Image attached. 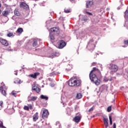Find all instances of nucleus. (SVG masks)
Listing matches in <instances>:
<instances>
[{
	"label": "nucleus",
	"instance_id": "f257e3e1",
	"mask_svg": "<svg viewBox=\"0 0 128 128\" xmlns=\"http://www.w3.org/2000/svg\"><path fill=\"white\" fill-rule=\"evenodd\" d=\"M101 75L100 70L98 68L94 67L90 72L89 76L91 82H92L96 86H100V80L96 76H100Z\"/></svg>",
	"mask_w": 128,
	"mask_h": 128
},
{
	"label": "nucleus",
	"instance_id": "f03ea898",
	"mask_svg": "<svg viewBox=\"0 0 128 128\" xmlns=\"http://www.w3.org/2000/svg\"><path fill=\"white\" fill-rule=\"evenodd\" d=\"M69 86H80L82 84V80L76 77L72 78L68 82Z\"/></svg>",
	"mask_w": 128,
	"mask_h": 128
},
{
	"label": "nucleus",
	"instance_id": "7ed1b4c3",
	"mask_svg": "<svg viewBox=\"0 0 128 128\" xmlns=\"http://www.w3.org/2000/svg\"><path fill=\"white\" fill-rule=\"evenodd\" d=\"M108 68L109 70H111L110 72H116L118 70V66L112 64H110Z\"/></svg>",
	"mask_w": 128,
	"mask_h": 128
},
{
	"label": "nucleus",
	"instance_id": "20e7f679",
	"mask_svg": "<svg viewBox=\"0 0 128 128\" xmlns=\"http://www.w3.org/2000/svg\"><path fill=\"white\" fill-rule=\"evenodd\" d=\"M32 90L36 92L38 94L40 92V88L38 85L36 84L32 86Z\"/></svg>",
	"mask_w": 128,
	"mask_h": 128
},
{
	"label": "nucleus",
	"instance_id": "39448f33",
	"mask_svg": "<svg viewBox=\"0 0 128 128\" xmlns=\"http://www.w3.org/2000/svg\"><path fill=\"white\" fill-rule=\"evenodd\" d=\"M66 45V43L64 40H60L58 42V48H64Z\"/></svg>",
	"mask_w": 128,
	"mask_h": 128
},
{
	"label": "nucleus",
	"instance_id": "423d86ee",
	"mask_svg": "<svg viewBox=\"0 0 128 128\" xmlns=\"http://www.w3.org/2000/svg\"><path fill=\"white\" fill-rule=\"evenodd\" d=\"M0 42L4 46H8V42L6 39L0 38Z\"/></svg>",
	"mask_w": 128,
	"mask_h": 128
},
{
	"label": "nucleus",
	"instance_id": "0eeeda50",
	"mask_svg": "<svg viewBox=\"0 0 128 128\" xmlns=\"http://www.w3.org/2000/svg\"><path fill=\"white\" fill-rule=\"evenodd\" d=\"M48 114H50L48 113V110L44 109L43 110V114H42V118H48Z\"/></svg>",
	"mask_w": 128,
	"mask_h": 128
},
{
	"label": "nucleus",
	"instance_id": "6e6552de",
	"mask_svg": "<svg viewBox=\"0 0 128 128\" xmlns=\"http://www.w3.org/2000/svg\"><path fill=\"white\" fill-rule=\"evenodd\" d=\"M40 72H36L33 74H30L28 76L29 78H34V80H36V78H38V76H40Z\"/></svg>",
	"mask_w": 128,
	"mask_h": 128
},
{
	"label": "nucleus",
	"instance_id": "1a4fd4ad",
	"mask_svg": "<svg viewBox=\"0 0 128 128\" xmlns=\"http://www.w3.org/2000/svg\"><path fill=\"white\" fill-rule=\"evenodd\" d=\"M20 8H24V10H28V8H30L28 7V4L24 2H22L20 4Z\"/></svg>",
	"mask_w": 128,
	"mask_h": 128
},
{
	"label": "nucleus",
	"instance_id": "9d476101",
	"mask_svg": "<svg viewBox=\"0 0 128 128\" xmlns=\"http://www.w3.org/2000/svg\"><path fill=\"white\" fill-rule=\"evenodd\" d=\"M50 30L51 32H54V34H60V28H50Z\"/></svg>",
	"mask_w": 128,
	"mask_h": 128
},
{
	"label": "nucleus",
	"instance_id": "9b49d317",
	"mask_svg": "<svg viewBox=\"0 0 128 128\" xmlns=\"http://www.w3.org/2000/svg\"><path fill=\"white\" fill-rule=\"evenodd\" d=\"M54 56H58V53H56V52H54L51 54H47V57L50 58H54Z\"/></svg>",
	"mask_w": 128,
	"mask_h": 128
},
{
	"label": "nucleus",
	"instance_id": "f8f14e48",
	"mask_svg": "<svg viewBox=\"0 0 128 128\" xmlns=\"http://www.w3.org/2000/svg\"><path fill=\"white\" fill-rule=\"evenodd\" d=\"M82 117L80 116H76L73 118V122L78 123L80 121Z\"/></svg>",
	"mask_w": 128,
	"mask_h": 128
},
{
	"label": "nucleus",
	"instance_id": "ddd939ff",
	"mask_svg": "<svg viewBox=\"0 0 128 128\" xmlns=\"http://www.w3.org/2000/svg\"><path fill=\"white\" fill-rule=\"evenodd\" d=\"M38 112H36V114H34L33 116V120L34 122H36L38 120Z\"/></svg>",
	"mask_w": 128,
	"mask_h": 128
},
{
	"label": "nucleus",
	"instance_id": "4468645a",
	"mask_svg": "<svg viewBox=\"0 0 128 128\" xmlns=\"http://www.w3.org/2000/svg\"><path fill=\"white\" fill-rule=\"evenodd\" d=\"M103 121H104V124L105 126V128H108V118H103Z\"/></svg>",
	"mask_w": 128,
	"mask_h": 128
},
{
	"label": "nucleus",
	"instance_id": "2eb2a0df",
	"mask_svg": "<svg viewBox=\"0 0 128 128\" xmlns=\"http://www.w3.org/2000/svg\"><path fill=\"white\" fill-rule=\"evenodd\" d=\"M91 42H92V40H90L89 42V43L88 45V48H90V46H91L92 48H90V50H94V48H96V45L94 44H92L90 45Z\"/></svg>",
	"mask_w": 128,
	"mask_h": 128
},
{
	"label": "nucleus",
	"instance_id": "dca6fc26",
	"mask_svg": "<svg viewBox=\"0 0 128 128\" xmlns=\"http://www.w3.org/2000/svg\"><path fill=\"white\" fill-rule=\"evenodd\" d=\"M14 14L15 16H20V12H18V9L16 8L15 9L14 11Z\"/></svg>",
	"mask_w": 128,
	"mask_h": 128
},
{
	"label": "nucleus",
	"instance_id": "f3484780",
	"mask_svg": "<svg viewBox=\"0 0 128 128\" xmlns=\"http://www.w3.org/2000/svg\"><path fill=\"white\" fill-rule=\"evenodd\" d=\"M92 6V1H88L86 3V6L88 8L90 6Z\"/></svg>",
	"mask_w": 128,
	"mask_h": 128
},
{
	"label": "nucleus",
	"instance_id": "a211bd4d",
	"mask_svg": "<svg viewBox=\"0 0 128 128\" xmlns=\"http://www.w3.org/2000/svg\"><path fill=\"white\" fill-rule=\"evenodd\" d=\"M2 14L4 16H6H6H8V10L3 11L2 12Z\"/></svg>",
	"mask_w": 128,
	"mask_h": 128
},
{
	"label": "nucleus",
	"instance_id": "6ab92c4d",
	"mask_svg": "<svg viewBox=\"0 0 128 128\" xmlns=\"http://www.w3.org/2000/svg\"><path fill=\"white\" fill-rule=\"evenodd\" d=\"M40 98L42 100H48V96H44V95H41Z\"/></svg>",
	"mask_w": 128,
	"mask_h": 128
},
{
	"label": "nucleus",
	"instance_id": "aec40b11",
	"mask_svg": "<svg viewBox=\"0 0 128 128\" xmlns=\"http://www.w3.org/2000/svg\"><path fill=\"white\" fill-rule=\"evenodd\" d=\"M64 12H66V14H68L70 12H72V10L70 8H65L64 10Z\"/></svg>",
	"mask_w": 128,
	"mask_h": 128
},
{
	"label": "nucleus",
	"instance_id": "412c9836",
	"mask_svg": "<svg viewBox=\"0 0 128 128\" xmlns=\"http://www.w3.org/2000/svg\"><path fill=\"white\" fill-rule=\"evenodd\" d=\"M49 38L51 40H54V36L52 33L50 34Z\"/></svg>",
	"mask_w": 128,
	"mask_h": 128
},
{
	"label": "nucleus",
	"instance_id": "4be33fe9",
	"mask_svg": "<svg viewBox=\"0 0 128 128\" xmlns=\"http://www.w3.org/2000/svg\"><path fill=\"white\" fill-rule=\"evenodd\" d=\"M38 98L36 96H32L31 97L30 99V102H34V100H36V99Z\"/></svg>",
	"mask_w": 128,
	"mask_h": 128
},
{
	"label": "nucleus",
	"instance_id": "5701e85b",
	"mask_svg": "<svg viewBox=\"0 0 128 128\" xmlns=\"http://www.w3.org/2000/svg\"><path fill=\"white\" fill-rule=\"evenodd\" d=\"M38 46V40H34L32 44V46Z\"/></svg>",
	"mask_w": 128,
	"mask_h": 128
},
{
	"label": "nucleus",
	"instance_id": "b1692460",
	"mask_svg": "<svg viewBox=\"0 0 128 128\" xmlns=\"http://www.w3.org/2000/svg\"><path fill=\"white\" fill-rule=\"evenodd\" d=\"M17 32H18V34H22V32H24V30H22V28H18L17 30Z\"/></svg>",
	"mask_w": 128,
	"mask_h": 128
},
{
	"label": "nucleus",
	"instance_id": "393cba45",
	"mask_svg": "<svg viewBox=\"0 0 128 128\" xmlns=\"http://www.w3.org/2000/svg\"><path fill=\"white\" fill-rule=\"evenodd\" d=\"M15 84H20L22 82V81H20V78H16L14 81Z\"/></svg>",
	"mask_w": 128,
	"mask_h": 128
},
{
	"label": "nucleus",
	"instance_id": "a878e982",
	"mask_svg": "<svg viewBox=\"0 0 128 128\" xmlns=\"http://www.w3.org/2000/svg\"><path fill=\"white\" fill-rule=\"evenodd\" d=\"M72 68L70 66L68 65L66 68V70H67V72H70V70H71Z\"/></svg>",
	"mask_w": 128,
	"mask_h": 128
},
{
	"label": "nucleus",
	"instance_id": "bb28decb",
	"mask_svg": "<svg viewBox=\"0 0 128 128\" xmlns=\"http://www.w3.org/2000/svg\"><path fill=\"white\" fill-rule=\"evenodd\" d=\"M14 36V33L12 32H8L7 34V36H8V38H10V36Z\"/></svg>",
	"mask_w": 128,
	"mask_h": 128
},
{
	"label": "nucleus",
	"instance_id": "cd10ccee",
	"mask_svg": "<svg viewBox=\"0 0 128 128\" xmlns=\"http://www.w3.org/2000/svg\"><path fill=\"white\" fill-rule=\"evenodd\" d=\"M82 94L80 93H79L76 95V98H78V100H80V98H82Z\"/></svg>",
	"mask_w": 128,
	"mask_h": 128
},
{
	"label": "nucleus",
	"instance_id": "c85d7f7f",
	"mask_svg": "<svg viewBox=\"0 0 128 128\" xmlns=\"http://www.w3.org/2000/svg\"><path fill=\"white\" fill-rule=\"evenodd\" d=\"M0 128H6V126H4V123L2 122L0 120Z\"/></svg>",
	"mask_w": 128,
	"mask_h": 128
},
{
	"label": "nucleus",
	"instance_id": "c756f323",
	"mask_svg": "<svg viewBox=\"0 0 128 128\" xmlns=\"http://www.w3.org/2000/svg\"><path fill=\"white\" fill-rule=\"evenodd\" d=\"M24 110H30V108H28V106H24Z\"/></svg>",
	"mask_w": 128,
	"mask_h": 128
},
{
	"label": "nucleus",
	"instance_id": "7c9ffc66",
	"mask_svg": "<svg viewBox=\"0 0 128 128\" xmlns=\"http://www.w3.org/2000/svg\"><path fill=\"white\" fill-rule=\"evenodd\" d=\"M109 120H110V126H112V116H109Z\"/></svg>",
	"mask_w": 128,
	"mask_h": 128
},
{
	"label": "nucleus",
	"instance_id": "2f4dec72",
	"mask_svg": "<svg viewBox=\"0 0 128 128\" xmlns=\"http://www.w3.org/2000/svg\"><path fill=\"white\" fill-rule=\"evenodd\" d=\"M84 13L86 14H88V16H92V14L90 12H88L86 11H84Z\"/></svg>",
	"mask_w": 128,
	"mask_h": 128
},
{
	"label": "nucleus",
	"instance_id": "473e14b6",
	"mask_svg": "<svg viewBox=\"0 0 128 128\" xmlns=\"http://www.w3.org/2000/svg\"><path fill=\"white\" fill-rule=\"evenodd\" d=\"M2 94H3V96H6V92L4 90H2Z\"/></svg>",
	"mask_w": 128,
	"mask_h": 128
},
{
	"label": "nucleus",
	"instance_id": "72a5a7b5",
	"mask_svg": "<svg viewBox=\"0 0 128 128\" xmlns=\"http://www.w3.org/2000/svg\"><path fill=\"white\" fill-rule=\"evenodd\" d=\"M107 111L108 112H112V106H109L107 108Z\"/></svg>",
	"mask_w": 128,
	"mask_h": 128
},
{
	"label": "nucleus",
	"instance_id": "f704fd0d",
	"mask_svg": "<svg viewBox=\"0 0 128 128\" xmlns=\"http://www.w3.org/2000/svg\"><path fill=\"white\" fill-rule=\"evenodd\" d=\"M11 94H12V95L14 96H15V98L16 97V93L14 91H12Z\"/></svg>",
	"mask_w": 128,
	"mask_h": 128
},
{
	"label": "nucleus",
	"instance_id": "c9c22d12",
	"mask_svg": "<svg viewBox=\"0 0 128 128\" xmlns=\"http://www.w3.org/2000/svg\"><path fill=\"white\" fill-rule=\"evenodd\" d=\"M96 64H98V63H96V62H93L91 66H96Z\"/></svg>",
	"mask_w": 128,
	"mask_h": 128
},
{
	"label": "nucleus",
	"instance_id": "e433bc0d",
	"mask_svg": "<svg viewBox=\"0 0 128 128\" xmlns=\"http://www.w3.org/2000/svg\"><path fill=\"white\" fill-rule=\"evenodd\" d=\"M28 108H30V110H32V106L31 105V104H28Z\"/></svg>",
	"mask_w": 128,
	"mask_h": 128
},
{
	"label": "nucleus",
	"instance_id": "4c0bfd02",
	"mask_svg": "<svg viewBox=\"0 0 128 128\" xmlns=\"http://www.w3.org/2000/svg\"><path fill=\"white\" fill-rule=\"evenodd\" d=\"M124 44H126V46H128V40H124Z\"/></svg>",
	"mask_w": 128,
	"mask_h": 128
},
{
	"label": "nucleus",
	"instance_id": "58836bf2",
	"mask_svg": "<svg viewBox=\"0 0 128 128\" xmlns=\"http://www.w3.org/2000/svg\"><path fill=\"white\" fill-rule=\"evenodd\" d=\"M124 14H125V16H128V10H126L125 12H124Z\"/></svg>",
	"mask_w": 128,
	"mask_h": 128
},
{
	"label": "nucleus",
	"instance_id": "ea45409f",
	"mask_svg": "<svg viewBox=\"0 0 128 128\" xmlns=\"http://www.w3.org/2000/svg\"><path fill=\"white\" fill-rule=\"evenodd\" d=\"M104 82H108V78L104 77Z\"/></svg>",
	"mask_w": 128,
	"mask_h": 128
},
{
	"label": "nucleus",
	"instance_id": "a19ab883",
	"mask_svg": "<svg viewBox=\"0 0 128 128\" xmlns=\"http://www.w3.org/2000/svg\"><path fill=\"white\" fill-rule=\"evenodd\" d=\"M0 90H2H2H4V86H1L0 87Z\"/></svg>",
	"mask_w": 128,
	"mask_h": 128
},
{
	"label": "nucleus",
	"instance_id": "79ce46f5",
	"mask_svg": "<svg viewBox=\"0 0 128 128\" xmlns=\"http://www.w3.org/2000/svg\"><path fill=\"white\" fill-rule=\"evenodd\" d=\"M94 110V107L91 108L89 110L88 112H92Z\"/></svg>",
	"mask_w": 128,
	"mask_h": 128
},
{
	"label": "nucleus",
	"instance_id": "37998d69",
	"mask_svg": "<svg viewBox=\"0 0 128 128\" xmlns=\"http://www.w3.org/2000/svg\"><path fill=\"white\" fill-rule=\"evenodd\" d=\"M2 104H4V102H2V101H0V106H2Z\"/></svg>",
	"mask_w": 128,
	"mask_h": 128
},
{
	"label": "nucleus",
	"instance_id": "c03bdc74",
	"mask_svg": "<svg viewBox=\"0 0 128 128\" xmlns=\"http://www.w3.org/2000/svg\"><path fill=\"white\" fill-rule=\"evenodd\" d=\"M113 128H116V123H114Z\"/></svg>",
	"mask_w": 128,
	"mask_h": 128
},
{
	"label": "nucleus",
	"instance_id": "a18cd8bd",
	"mask_svg": "<svg viewBox=\"0 0 128 128\" xmlns=\"http://www.w3.org/2000/svg\"><path fill=\"white\" fill-rule=\"evenodd\" d=\"M1 7H2V4H0V8H1ZM0 14H2V10L0 9Z\"/></svg>",
	"mask_w": 128,
	"mask_h": 128
},
{
	"label": "nucleus",
	"instance_id": "49530a36",
	"mask_svg": "<svg viewBox=\"0 0 128 128\" xmlns=\"http://www.w3.org/2000/svg\"><path fill=\"white\" fill-rule=\"evenodd\" d=\"M70 110V108H66L67 112H68V110Z\"/></svg>",
	"mask_w": 128,
	"mask_h": 128
},
{
	"label": "nucleus",
	"instance_id": "de8ad7c7",
	"mask_svg": "<svg viewBox=\"0 0 128 128\" xmlns=\"http://www.w3.org/2000/svg\"><path fill=\"white\" fill-rule=\"evenodd\" d=\"M60 74V72H56L55 73V74Z\"/></svg>",
	"mask_w": 128,
	"mask_h": 128
},
{
	"label": "nucleus",
	"instance_id": "09e8293b",
	"mask_svg": "<svg viewBox=\"0 0 128 128\" xmlns=\"http://www.w3.org/2000/svg\"><path fill=\"white\" fill-rule=\"evenodd\" d=\"M74 0H70V2H74Z\"/></svg>",
	"mask_w": 128,
	"mask_h": 128
},
{
	"label": "nucleus",
	"instance_id": "8fccbe9b",
	"mask_svg": "<svg viewBox=\"0 0 128 128\" xmlns=\"http://www.w3.org/2000/svg\"><path fill=\"white\" fill-rule=\"evenodd\" d=\"M16 76H18V73H16Z\"/></svg>",
	"mask_w": 128,
	"mask_h": 128
},
{
	"label": "nucleus",
	"instance_id": "3c124183",
	"mask_svg": "<svg viewBox=\"0 0 128 128\" xmlns=\"http://www.w3.org/2000/svg\"><path fill=\"white\" fill-rule=\"evenodd\" d=\"M110 81L112 80V79H110Z\"/></svg>",
	"mask_w": 128,
	"mask_h": 128
},
{
	"label": "nucleus",
	"instance_id": "603ef678",
	"mask_svg": "<svg viewBox=\"0 0 128 128\" xmlns=\"http://www.w3.org/2000/svg\"><path fill=\"white\" fill-rule=\"evenodd\" d=\"M85 20V21H86V20Z\"/></svg>",
	"mask_w": 128,
	"mask_h": 128
}]
</instances>
